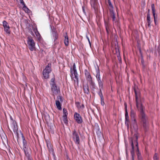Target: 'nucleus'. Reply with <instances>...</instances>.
<instances>
[{
    "instance_id": "nucleus-1",
    "label": "nucleus",
    "mask_w": 160,
    "mask_h": 160,
    "mask_svg": "<svg viewBox=\"0 0 160 160\" xmlns=\"http://www.w3.org/2000/svg\"><path fill=\"white\" fill-rule=\"evenodd\" d=\"M139 113L138 115L139 119L142 124L145 132L147 131L149 128L148 118L143 111V106L137 108Z\"/></svg>"
},
{
    "instance_id": "nucleus-2",
    "label": "nucleus",
    "mask_w": 160,
    "mask_h": 160,
    "mask_svg": "<svg viewBox=\"0 0 160 160\" xmlns=\"http://www.w3.org/2000/svg\"><path fill=\"white\" fill-rule=\"evenodd\" d=\"M10 119L11 120V123L9 127L8 125V128L12 134L13 133L12 132V130H13V132L17 135L18 139V138L19 134L18 133V126L16 124V122L15 121L13 120L12 118L11 117H10Z\"/></svg>"
},
{
    "instance_id": "nucleus-3",
    "label": "nucleus",
    "mask_w": 160,
    "mask_h": 160,
    "mask_svg": "<svg viewBox=\"0 0 160 160\" xmlns=\"http://www.w3.org/2000/svg\"><path fill=\"white\" fill-rule=\"evenodd\" d=\"M135 94V101L137 108L140 106H143L141 102V97L140 91L134 88Z\"/></svg>"
},
{
    "instance_id": "nucleus-4",
    "label": "nucleus",
    "mask_w": 160,
    "mask_h": 160,
    "mask_svg": "<svg viewBox=\"0 0 160 160\" xmlns=\"http://www.w3.org/2000/svg\"><path fill=\"white\" fill-rule=\"evenodd\" d=\"M51 71V64L50 63H49L43 71V75L45 79L48 78L49 76V74Z\"/></svg>"
},
{
    "instance_id": "nucleus-5",
    "label": "nucleus",
    "mask_w": 160,
    "mask_h": 160,
    "mask_svg": "<svg viewBox=\"0 0 160 160\" xmlns=\"http://www.w3.org/2000/svg\"><path fill=\"white\" fill-rule=\"evenodd\" d=\"M72 137L75 144L79 145L80 141L79 135L75 129L72 131Z\"/></svg>"
},
{
    "instance_id": "nucleus-6",
    "label": "nucleus",
    "mask_w": 160,
    "mask_h": 160,
    "mask_svg": "<svg viewBox=\"0 0 160 160\" xmlns=\"http://www.w3.org/2000/svg\"><path fill=\"white\" fill-rule=\"evenodd\" d=\"M27 42L29 49L31 51H33L35 48V43L31 36L28 37Z\"/></svg>"
},
{
    "instance_id": "nucleus-7",
    "label": "nucleus",
    "mask_w": 160,
    "mask_h": 160,
    "mask_svg": "<svg viewBox=\"0 0 160 160\" xmlns=\"http://www.w3.org/2000/svg\"><path fill=\"white\" fill-rule=\"evenodd\" d=\"M51 91L53 95H57L60 92V89L58 87L56 84H53L50 85Z\"/></svg>"
},
{
    "instance_id": "nucleus-8",
    "label": "nucleus",
    "mask_w": 160,
    "mask_h": 160,
    "mask_svg": "<svg viewBox=\"0 0 160 160\" xmlns=\"http://www.w3.org/2000/svg\"><path fill=\"white\" fill-rule=\"evenodd\" d=\"M134 139H135L134 142H136V146L137 148V151H138L137 153V155L138 160H142V157L141 156V154L139 152V149L138 148V136L137 133H135L134 134Z\"/></svg>"
},
{
    "instance_id": "nucleus-9",
    "label": "nucleus",
    "mask_w": 160,
    "mask_h": 160,
    "mask_svg": "<svg viewBox=\"0 0 160 160\" xmlns=\"http://www.w3.org/2000/svg\"><path fill=\"white\" fill-rule=\"evenodd\" d=\"M96 77L98 82L99 87H101V88H102L103 87V78H102L101 77L100 72L99 71H98Z\"/></svg>"
},
{
    "instance_id": "nucleus-10",
    "label": "nucleus",
    "mask_w": 160,
    "mask_h": 160,
    "mask_svg": "<svg viewBox=\"0 0 160 160\" xmlns=\"http://www.w3.org/2000/svg\"><path fill=\"white\" fill-rule=\"evenodd\" d=\"M135 115L136 114L135 112L133 110H131L130 115L131 118L132 120H133V123L134 124V128L135 130H137L138 129V127L136 123V120L135 118Z\"/></svg>"
},
{
    "instance_id": "nucleus-11",
    "label": "nucleus",
    "mask_w": 160,
    "mask_h": 160,
    "mask_svg": "<svg viewBox=\"0 0 160 160\" xmlns=\"http://www.w3.org/2000/svg\"><path fill=\"white\" fill-rule=\"evenodd\" d=\"M74 117L76 122L78 124H81L82 122V120L80 114L75 112L74 115Z\"/></svg>"
},
{
    "instance_id": "nucleus-12",
    "label": "nucleus",
    "mask_w": 160,
    "mask_h": 160,
    "mask_svg": "<svg viewBox=\"0 0 160 160\" xmlns=\"http://www.w3.org/2000/svg\"><path fill=\"white\" fill-rule=\"evenodd\" d=\"M25 156L27 158L28 160H33L31 157L30 154L28 152V149L27 147L23 148Z\"/></svg>"
},
{
    "instance_id": "nucleus-13",
    "label": "nucleus",
    "mask_w": 160,
    "mask_h": 160,
    "mask_svg": "<svg viewBox=\"0 0 160 160\" xmlns=\"http://www.w3.org/2000/svg\"><path fill=\"white\" fill-rule=\"evenodd\" d=\"M58 100L56 101V104L57 108L59 110H61V104L60 102H62V100L61 96H58L57 97Z\"/></svg>"
},
{
    "instance_id": "nucleus-14",
    "label": "nucleus",
    "mask_w": 160,
    "mask_h": 160,
    "mask_svg": "<svg viewBox=\"0 0 160 160\" xmlns=\"http://www.w3.org/2000/svg\"><path fill=\"white\" fill-rule=\"evenodd\" d=\"M83 89L84 93L85 94L87 95H89L90 94L89 86L88 83L85 84H83Z\"/></svg>"
},
{
    "instance_id": "nucleus-15",
    "label": "nucleus",
    "mask_w": 160,
    "mask_h": 160,
    "mask_svg": "<svg viewBox=\"0 0 160 160\" xmlns=\"http://www.w3.org/2000/svg\"><path fill=\"white\" fill-rule=\"evenodd\" d=\"M135 139H134V136H133V138H131V145L132 148V150L131 151V156L134 155V143L136 144V142H134Z\"/></svg>"
},
{
    "instance_id": "nucleus-16",
    "label": "nucleus",
    "mask_w": 160,
    "mask_h": 160,
    "mask_svg": "<svg viewBox=\"0 0 160 160\" xmlns=\"http://www.w3.org/2000/svg\"><path fill=\"white\" fill-rule=\"evenodd\" d=\"M110 16L112 19L113 22H116V19L115 14L113 10L110 9Z\"/></svg>"
},
{
    "instance_id": "nucleus-17",
    "label": "nucleus",
    "mask_w": 160,
    "mask_h": 160,
    "mask_svg": "<svg viewBox=\"0 0 160 160\" xmlns=\"http://www.w3.org/2000/svg\"><path fill=\"white\" fill-rule=\"evenodd\" d=\"M147 21L148 23V27L151 28V18L150 13H148L147 14Z\"/></svg>"
},
{
    "instance_id": "nucleus-18",
    "label": "nucleus",
    "mask_w": 160,
    "mask_h": 160,
    "mask_svg": "<svg viewBox=\"0 0 160 160\" xmlns=\"http://www.w3.org/2000/svg\"><path fill=\"white\" fill-rule=\"evenodd\" d=\"M52 34L55 41L58 38V34L57 32L55 31V30H52Z\"/></svg>"
},
{
    "instance_id": "nucleus-19",
    "label": "nucleus",
    "mask_w": 160,
    "mask_h": 160,
    "mask_svg": "<svg viewBox=\"0 0 160 160\" xmlns=\"http://www.w3.org/2000/svg\"><path fill=\"white\" fill-rule=\"evenodd\" d=\"M88 82H89L91 89L92 90H94V89L96 88V87L95 84L94 82L93 81V80H92Z\"/></svg>"
},
{
    "instance_id": "nucleus-20",
    "label": "nucleus",
    "mask_w": 160,
    "mask_h": 160,
    "mask_svg": "<svg viewBox=\"0 0 160 160\" xmlns=\"http://www.w3.org/2000/svg\"><path fill=\"white\" fill-rule=\"evenodd\" d=\"M125 124H127L128 126V122L129 121V120L128 119L129 117L128 115V113L127 112V110H126L125 111Z\"/></svg>"
},
{
    "instance_id": "nucleus-21",
    "label": "nucleus",
    "mask_w": 160,
    "mask_h": 160,
    "mask_svg": "<svg viewBox=\"0 0 160 160\" xmlns=\"http://www.w3.org/2000/svg\"><path fill=\"white\" fill-rule=\"evenodd\" d=\"M65 39L64 43L66 46H68L69 44L68 38V36L67 33H66V35L64 36Z\"/></svg>"
},
{
    "instance_id": "nucleus-22",
    "label": "nucleus",
    "mask_w": 160,
    "mask_h": 160,
    "mask_svg": "<svg viewBox=\"0 0 160 160\" xmlns=\"http://www.w3.org/2000/svg\"><path fill=\"white\" fill-rule=\"evenodd\" d=\"M22 136V138L23 141V148L25 147H27V144L26 141L25 140V138L22 133H21Z\"/></svg>"
},
{
    "instance_id": "nucleus-23",
    "label": "nucleus",
    "mask_w": 160,
    "mask_h": 160,
    "mask_svg": "<svg viewBox=\"0 0 160 160\" xmlns=\"http://www.w3.org/2000/svg\"><path fill=\"white\" fill-rule=\"evenodd\" d=\"M47 146L48 149V150L50 153H52L53 154V150L51 146V144L50 143H48L47 144Z\"/></svg>"
},
{
    "instance_id": "nucleus-24",
    "label": "nucleus",
    "mask_w": 160,
    "mask_h": 160,
    "mask_svg": "<svg viewBox=\"0 0 160 160\" xmlns=\"http://www.w3.org/2000/svg\"><path fill=\"white\" fill-rule=\"evenodd\" d=\"M99 88L100 91H99V92H98V94L101 98V101H102H102L103 102V95H102V89L103 88V87H102V88H101V87H99Z\"/></svg>"
},
{
    "instance_id": "nucleus-25",
    "label": "nucleus",
    "mask_w": 160,
    "mask_h": 160,
    "mask_svg": "<svg viewBox=\"0 0 160 160\" xmlns=\"http://www.w3.org/2000/svg\"><path fill=\"white\" fill-rule=\"evenodd\" d=\"M5 31L8 34H10V27L9 26H8L6 28H4Z\"/></svg>"
},
{
    "instance_id": "nucleus-26",
    "label": "nucleus",
    "mask_w": 160,
    "mask_h": 160,
    "mask_svg": "<svg viewBox=\"0 0 160 160\" xmlns=\"http://www.w3.org/2000/svg\"><path fill=\"white\" fill-rule=\"evenodd\" d=\"M63 117H67L68 112L66 109L65 108H63Z\"/></svg>"
},
{
    "instance_id": "nucleus-27",
    "label": "nucleus",
    "mask_w": 160,
    "mask_h": 160,
    "mask_svg": "<svg viewBox=\"0 0 160 160\" xmlns=\"http://www.w3.org/2000/svg\"><path fill=\"white\" fill-rule=\"evenodd\" d=\"M108 3L109 6V10L110 11V9L113 10V5H112V4L111 3L110 0H108Z\"/></svg>"
},
{
    "instance_id": "nucleus-28",
    "label": "nucleus",
    "mask_w": 160,
    "mask_h": 160,
    "mask_svg": "<svg viewBox=\"0 0 160 160\" xmlns=\"http://www.w3.org/2000/svg\"><path fill=\"white\" fill-rule=\"evenodd\" d=\"M71 73L72 75L73 74H74V76H78V74L77 71H73L72 68H71Z\"/></svg>"
},
{
    "instance_id": "nucleus-29",
    "label": "nucleus",
    "mask_w": 160,
    "mask_h": 160,
    "mask_svg": "<svg viewBox=\"0 0 160 160\" xmlns=\"http://www.w3.org/2000/svg\"><path fill=\"white\" fill-rule=\"evenodd\" d=\"M32 30L34 32L35 34L38 36V34H39L38 32V31L37 28L35 27H32Z\"/></svg>"
},
{
    "instance_id": "nucleus-30",
    "label": "nucleus",
    "mask_w": 160,
    "mask_h": 160,
    "mask_svg": "<svg viewBox=\"0 0 160 160\" xmlns=\"http://www.w3.org/2000/svg\"><path fill=\"white\" fill-rule=\"evenodd\" d=\"M2 23H3V26L4 28H7V27L9 26L8 23L5 21H3Z\"/></svg>"
},
{
    "instance_id": "nucleus-31",
    "label": "nucleus",
    "mask_w": 160,
    "mask_h": 160,
    "mask_svg": "<svg viewBox=\"0 0 160 160\" xmlns=\"http://www.w3.org/2000/svg\"><path fill=\"white\" fill-rule=\"evenodd\" d=\"M86 78L87 81L88 82H90V81L92 80V78L90 75L88 76H87L86 77Z\"/></svg>"
},
{
    "instance_id": "nucleus-32",
    "label": "nucleus",
    "mask_w": 160,
    "mask_h": 160,
    "mask_svg": "<svg viewBox=\"0 0 160 160\" xmlns=\"http://www.w3.org/2000/svg\"><path fill=\"white\" fill-rule=\"evenodd\" d=\"M153 158V160H159V157L156 153L154 154Z\"/></svg>"
},
{
    "instance_id": "nucleus-33",
    "label": "nucleus",
    "mask_w": 160,
    "mask_h": 160,
    "mask_svg": "<svg viewBox=\"0 0 160 160\" xmlns=\"http://www.w3.org/2000/svg\"><path fill=\"white\" fill-rule=\"evenodd\" d=\"M152 9V14L155 13V8L154 5L153 4H152L151 5Z\"/></svg>"
},
{
    "instance_id": "nucleus-34",
    "label": "nucleus",
    "mask_w": 160,
    "mask_h": 160,
    "mask_svg": "<svg viewBox=\"0 0 160 160\" xmlns=\"http://www.w3.org/2000/svg\"><path fill=\"white\" fill-rule=\"evenodd\" d=\"M55 78H52L51 80V82L50 83V85H52V84H56L55 82Z\"/></svg>"
},
{
    "instance_id": "nucleus-35",
    "label": "nucleus",
    "mask_w": 160,
    "mask_h": 160,
    "mask_svg": "<svg viewBox=\"0 0 160 160\" xmlns=\"http://www.w3.org/2000/svg\"><path fill=\"white\" fill-rule=\"evenodd\" d=\"M67 117H63V121L65 124H68V120L67 119Z\"/></svg>"
},
{
    "instance_id": "nucleus-36",
    "label": "nucleus",
    "mask_w": 160,
    "mask_h": 160,
    "mask_svg": "<svg viewBox=\"0 0 160 160\" xmlns=\"http://www.w3.org/2000/svg\"><path fill=\"white\" fill-rule=\"evenodd\" d=\"M84 72L86 77L90 75L89 72L86 69L85 70Z\"/></svg>"
},
{
    "instance_id": "nucleus-37",
    "label": "nucleus",
    "mask_w": 160,
    "mask_h": 160,
    "mask_svg": "<svg viewBox=\"0 0 160 160\" xmlns=\"http://www.w3.org/2000/svg\"><path fill=\"white\" fill-rule=\"evenodd\" d=\"M21 4H22V5H23V8H26L27 9H28V8L26 7L25 6V4L23 0H19Z\"/></svg>"
},
{
    "instance_id": "nucleus-38",
    "label": "nucleus",
    "mask_w": 160,
    "mask_h": 160,
    "mask_svg": "<svg viewBox=\"0 0 160 160\" xmlns=\"http://www.w3.org/2000/svg\"><path fill=\"white\" fill-rule=\"evenodd\" d=\"M105 25L106 28H108L109 27V23L108 22L106 21H104Z\"/></svg>"
},
{
    "instance_id": "nucleus-39",
    "label": "nucleus",
    "mask_w": 160,
    "mask_h": 160,
    "mask_svg": "<svg viewBox=\"0 0 160 160\" xmlns=\"http://www.w3.org/2000/svg\"><path fill=\"white\" fill-rule=\"evenodd\" d=\"M75 104L78 108L79 109L80 108V102H75Z\"/></svg>"
},
{
    "instance_id": "nucleus-40",
    "label": "nucleus",
    "mask_w": 160,
    "mask_h": 160,
    "mask_svg": "<svg viewBox=\"0 0 160 160\" xmlns=\"http://www.w3.org/2000/svg\"><path fill=\"white\" fill-rule=\"evenodd\" d=\"M73 71H77L76 69V65L75 63H74L73 66L72 68Z\"/></svg>"
},
{
    "instance_id": "nucleus-41",
    "label": "nucleus",
    "mask_w": 160,
    "mask_h": 160,
    "mask_svg": "<svg viewBox=\"0 0 160 160\" xmlns=\"http://www.w3.org/2000/svg\"><path fill=\"white\" fill-rule=\"evenodd\" d=\"M91 3L92 6L93 5L94 8H95L94 4H95V0H91Z\"/></svg>"
},
{
    "instance_id": "nucleus-42",
    "label": "nucleus",
    "mask_w": 160,
    "mask_h": 160,
    "mask_svg": "<svg viewBox=\"0 0 160 160\" xmlns=\"http://www.w3.org/2000/svg\"><path fill=\"white\" fill-rule=\"evenodd\" d=\"M82 11H83V13L85 15H86V12H85V7L84 6H83L82 7Z\"/></svg>"
},
{
    "instance_id": "nucleus-43",
    "label": "nucleus",
    "mask_w": 160,
    "mask_h": 160,
    "mask_svg": "<svg viewBox=\"0 0 160 160\" xmlns=\"http://www.w3.org/2000/svg\"><path fill=\"white\" fill-rule=\"evenodd\" d=\"M75 78L76 80V82L77 84H78V76H75Z\"/></svg>"
},
{
    "instance_id": "nucleus-44",
    "label": "nucleus",
    "mask_w": 160,
    "mask_h": 160,
    "mask_svg": "<svg viewBox=\"0 0 160 160\" xmlns=\"http://www.w3.org/2000/svg\"><path fill=\"white\" fill-rule=\"evenodd\" d=\"M84 108V105L83 104H82L81 106V105L80 106V108H79V109H83Z\"/></svg>"
},
{
    "instance_id": "nucleus-45",
    "label": "nucleus",
    "mask_w": 160,
    "mask_h": 160,
    "mask_svg": "<svg viewBox=\"0 0 160 160\" xmlns=\"http://www.w3.org/2000/svg\"><path fill=\"white\" fill-rule=\"evenodd\" d=\"M106 31H107V33L109 34V31H110L109 29V27L106 28Z\"/></svg>"
},
{
    "instance_id": "nucleus-46",
    "label": "nucleus",
    "mask_w": 160,
    "mask_h": 160,
    "mask_svg": "<svg viewBox=\"0 0 160 160\" xmlns=\"http://www.w3.org/2000/svg\"><path fill=\"white\" fill-rule=\"evenodd\" d=\"M86 37H87V39H88V42H89V43L90 45H91V42H90V41L89 40V38L87 36H86Z\"/></svg>"
},
{
    "instance_id": "nucleus-47",
    "label": "nucleus",
    "mask_w": 160,
    "mask_h": 160,
    "mask_svg": "<svg viewBox=\"0 0 160 160\" xmlns=\"http://www.w3.org/2000/svg\"><path fill=\"white\" fill-rule=\"evenodd\" d=\"M141 63L142 64H144V61L142 58L141 59Z\"/></svg>"
},
{
    "instance_id": "nucleus-48",
    "label": "nucleus",
    "mask_w": 160,
    "mask_h": 160,
    "mask_svg": "<svg viewBox=\"0 0 160 160\" xmlns=\"http://www.w3.org/2000/svg\"><path fill=\"white\" fill-rule=\"evenodd\" d=\"M101 104L103 106L104 104V98H103V102H102V101H101Z\"/></svg>"
},
{
    "instance_id": "nucleus-49",
    "label": "nucleus",
    "mask_w": 160,
    "mask_h": 160,
    "mask_svg": "<svg viewBox=\"0 0 160 160\" xmlns=\"http://www.w3.org/2000/svg\"><path fill=\"white\" fill-rule=\"evenodd\" d=\"M153 16L154 19H156L155 13H153Z\"/></svg>"
},
{
    "instance_id": "nucleus-50",
    "label": "nucleus",
    "mask_w": 160,
    "mask_h": 160,
    "mask_svg": "<svg viewBox=\"0 0 160 160\" xmlns=\"http://www.w3.org/2000/svg\"><path fill=\"white\" fill-rule=\"evenodd\" d=\"M30 33L31 34V35L32 36H34V33L32 31H30Z\"/></svg>"
},
{
    "instance_id": "nucleus-51",
    "label": "nucleus",
    "mask_w": 160,
    "mask_h": 160,
    "mask_svg": "<svg viewBox=\"0 0 160 160\" xmlns=\"http://www.w3.org/2000/svg\"><path fill=\"white\" fill-rule=\"evenodd\" d=\"M142 65L143 68L144 69L145 68V65H144V64H143Z\"/></svg>"
},
{
    "instance_id": "nucleus-52",
    "label": "nucleus",
    "mask_w": 160,
    "mask_h": 160,
    "mask_svg": "<svg viewBox=\"0 0 160 160\" xmlns=\"http://www.w3.org/2000/svg\"><path fill=\"white\" fill-rule=\"evenodd\" d=\"M125 106V111L126 110H127V105L126 103H124Z\"/></svg>"
},
{
    "instance_id": "nucleus-53",
    "label": "nucleus",
    "mask_w": 160,
    "mask_h": 160,
    "mask_svg": "<svg viewBox=\"0 0 160 160\" xmlns=\"http://www.w3.org/2000/svg\"><path fill=\"white\" fill-rule=\"evenodd\" d=\"M154 22H155V25H156L157 24H156V19H154Z\"/></svg>"
},
{
    "instance_id": "nucleus-54",
    "label": "nucleus",
    "mask_w": 160,
    "mask_h": 160,
    "mask_svg": "<svg viewBox=\"0 0 160 160\" xmlns=\"http://www.w3.org/2000/svg\"><path fill=\"white\" fill-rule=\"evenodd\" d=\"M132 160H134V155L132 156Z\"/></svg>"
},
{
    "instance_id": "nucleus-55",
    "label": "nucleus",
    "mask_w": 160,
    "mask_h": 160,
    "mask_svg": "<svg viewBox=\"0 0 160 160\" xmlns=\"http://www.w3.org/2000/svg\"><path fill=\"white\" fill-rule=\"evenodd\" d=\"M149 11H150V10H149V9H148V13H149Z\"/></svg>"
},
{
    "instance_id": "nucleus-56",
    "label": "nucleus",
    "mask_w": 160,
    "mask_h": 160,
    "mask_svg": "<svg viewBox=\"0 0 160 160\" xmlns=\"http://www.w3.org/2000/svg\"><path fill=\"white\" fill-rule=\"evenodd\" d=\"M118 59H119V57L118 56Z\"/></svg>"
},
{
    "instance_id": "nucleus-57",
    "label": "nucleus",
    "mask_w": 160,
    "mask_h": 160,
    "mask_svg": "<svg viewBox=\"0 0 160 160\" xmlns=\"http://www.w3.org/2000/svg\"><path fill=\"white\" fill-rule=\"evenodd\" d=\"M74 82H75V80H74Z\"/></svg>"
}]
</instances>
